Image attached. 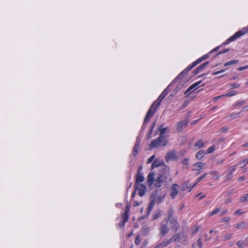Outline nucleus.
Returning a JSON list of instances; mask_svg holds the SVG:
<instances>
[{
	"instance_id": "4be33fe9",
	"label": "nucleus",
	"mask_w": 248,
	"mask_h": 248,
	"mask_svg": "<svg viewBox=\"0 0 248 248\" xmlns=\"http://www.w3.org/2000/svg\"><path fill=\"white\" fill-rule=\"evenodd\" d=\"M248 226V224L245 222H242L241 223L236 224L234 225V228H237L238 229H243L244 228H247Z\"/></svg>"
},
{
	"instance_id": "774afa93",
	"label": "nucleus",
	"mask_w": 248,
	"mask_h": 248,
	"mask_svg": "<svg viewBox=\"0 0 248 248\" xmlns=\"http://www.w3.org/2000/svg\"><path fill=\"white\" fill-rule=\"evenodd\" d=\"M194 74L196 75L200 73V71L198 70V68H197L194 71Z\"/></svg>"
},
{
	"instance_id": "f704fd0d",
	"label": "nucleus",
	"mask_w": 248,
	"mask_h": 248,
	"mask_svg": "<svg viewBox=\"0 0 248 248\" xmlns=\"http://www.w3.org/2000/svg\"><path fill=\"white\" fill-rule=\"evenodd\" d=\"M238 166L237 164H235V165L232 166L229 168V171L230 172H231L232 173L233 171H234L236 170V166Z\"/></svg>"
},
{
	"instance_id": "6ab92c4d",
	"label": "nucleus",
	"mask_w": 248,
	"mask_h": 248,
	"mask_svg": "<svg viewBox=\"0 0 248 248\" xmlns=\"http://www.w3.org/2000/svg\"><path fill=\"white\" fill-rule=\"evenodd\" d=\"M175 157V154L174 152L170 151L167 153L166 155V160L168 161L170 160H173Z\"/></svg>"
},
{
	"instance_id": "6e6d98bb",
	"label": "nucleus",
	"mask_w": 248,
	"mask_h": 248,
	"mask_svg": "<svg viewBox=\"0 0 248 248\" xmlns=\"http://www.w3.org/2000/svg\"><path fill=\"white\" fill-rule=\"evenodd\" d=\"M127 221H124V218H123V221L122 222H120L119 223V226L121 227H124V224L125 222H126Z\"/></svg>"
},
{
	"instance_id": "72a5a7b5",
	"label": "nucleus",
	"mask_w": 248,
	"mask_h": 248,
	"mask_svg": "<svg viewBox=\"0 0 248 248\" xmlns=\"http://www.w3.org/2000/svg\"><path fill=\"white\" fill-rule=\"evenodd\" d=\"M245 104V101H237L235 103V107H240L243 106Z\"/></svg>"
},
{
	"instance_id": "c03bdc74",
	"label": "nucleus",
	"mask_w": 248,
	"mask_h": 248,
	"mask_svg": "<svg viewBox=\"0 0 248 248\" xmlns=\"http://www.w3.org/2000/svg\"><path fill=\"white\" fill-rule=\"evenodd\" d=\"M153 131V129L150 128V129L148 132L147 135V139H150L151 138V135L152 134Z\"/></svg>"
},
{
	"instance_id": "39448f33",
	"label": "nucleus",
	"mask_w": 248,
	"mask_h": 248,
	"mask_svg": "<svg viewBox=\"0 0 248 248\" xmlns=\"http://www.w3.org/2000/svg\"><path fill=\"white\" fill-rule=\"evenodd\" d=\"M168 222L166 220H163L160 223L159 226L160 235L164 236L168 233L169 231V228L168 226Z\"/></svg>"
},
{
	"instance_id": "de8ad7c7",
	"label": "nucleus",
	"mask_w": 248,
	"mask_h": 248,
	"mask_svg": "<svg viewBox=\"0 0 248 248\" xmlns=\"http://www.w3.org/2000/svg\"><path fill=\"white\" fill-rule=\"evenodd\" d=\"M153 206L149 205V206L148 208V211H147V216H148L150 214V212L153 210Z\"/></svg>"
},
{
	"instance_id": "c756f323",
	"label": "nucleus",
	"mask_w": 248,
	"mask_h": 248,
	"mask_svg": "<svg viewBox=\"0 0 248 248\" xmlns=\"http://www.w3.org/2000/svg\"><path fill=\"white\" fill-rule=\"evenodd\" d=\"M168 245V242H167L166 240H164L157 246H156L155 248H162Z\"/></svg>"
},
{
	"instance_id": "79ce46f5",
	"label": "nucleus",
	"mask_w": 248,
	"mask_h": 248,
	"mask_svg": "<svg viewBox=\"0 0 248 248\" xmlns=\"http://www.w3.org/2000/svg\"><path fill=\"white\" fill-rule=\"evenodd\" d=\"M240 86V84H237L236 83H232L231 85V87L232 89H235L239 87Z\"/></svg>"
},
{
	"instance_id": "4c0bfd02",
	"label": "nucleus",
	"mask_w": 248,
	"mask_h": 248,
	"mask_svg": "<svg viewBox=\"0 0 248 248\" xmlns=\"http://www.w3.org/2000/svg\"><path fill=\"white\" fill-rule=\"evenodd\" d=\"M140 236L139 234L137 235L136 236L135 243L136 245H139L140 243Z\"/></svg>"
},
{
	"instance_id": "1a4fd4ad",
	"label": "nucleus",
	"mask_w": 248,
	"mask_h": 248,
	"mask_svg": "<svg viewBox=\"0 0 248 248\" xmlns=\"http://www.w3.org/2000/svg\"><path fill=\"white\" fill-rule=\"evenodd\" d=\"M179 186L177 184H173L171 187L170 197L172 199H174L178 194Z\"/></svg>"
},
{
	"instance_id": "e433bc0d",
	"label": "nucleus",
	"mask_w": 248,
	"mask_h": 248,
	"mask_svg": "<svg viewBox=\"0 0 248 248\" xmlns=\"http://www.w3.org/2000/svg\"><path fill=\"white\" fill-rule=\"evenodd\" d=\"M189 188V184L188 183H185L183 184L182 186V189L183 190H186Z\"/></svg>"
},
{
	"instance_id": "69168bd1",
	"label": "nucleus",
	"mask_w": 248,
	"mask_h": 248,
	"mask_svg": "<svg viewBox=\"0 0 248 248\" xmlns=\"http://www.w3.org/2000/svg\"><path fill=\"white\" fill-rule=\"evenodd\" d=\"M222 97H224V96L223 95H220V96H217V97H215L214 99L215 100V101H217V100H218L220 98Z\"/></svg>"
},
{
	"instance_id": "9d476101",
	"label": "nucleus",
	"mask_w": 248,
	"mask_h": 248,
	"mask_svg": "<svg viewBox=\"0 0 248 248\" xmlns=\"http://www.w3.org/2000/svg\"><path fill=\"white\" fill-rule=\"evenodd\" d=\"M164 165H165V164H164V162L163 160L155 159L154 160L153 164H152L151 168L152 169H154L155 168L161 167V170H163Z\"/></svg>"
},
{
	"instance_id": "c85d7f7f",
	"label": "nucleus",
	"mask_w": 248,
	"mask_h": 248,
	"mask_svg": "<svg viewBox=\"0 0 248 248\" xmlns=\"http://www.w3.org/2000/svg\"><path fill=\"white\" fill-rule=\"evenodd\" d=\"M187 238L186 235L184 233L181 234V241L180 243H183L184 244H186Z\"/></svg>"
},
{
	"instance_id": "ddd939ff",
	"label": "nucleus",
	"mask_w": 248,
	"mask_h": 248,
	"mask_svg": "<svg viewBox=\"0 0 248 248\" xmlns=\"http://www.w3.org/2000/svg\"><path fill=\"white\" fill-rule=\"evenodd\" d=\"M218 48H219V47H217L215 48L214 49H213V50L210 51L208 53L203 55L202 57H201L199 59H198V60H197L196 61L198 62V63H200L202 61H204V60H206V59H207L209 57L210 54L213 53L214 52L217 51L218 49Z\"/></svg>"
},
{
	"instance_id": "a211bd4d",
	"label": "nucleus",
	"mask_w": 248,
	"mask_h": 248,
	"mask_svg": "<svg viewBox=\"0 0 248 248\" xmlns=\"http://www.w3.org/2000/svg\"><path fill=\"white\" fill-rule=\"evenodd\" d=\"M174 214V211L172 208H170L167 212V217L166 218H165L163 220H166V221L169 222V220L172 219V218H174L173 217V215Z\"/></svg>"
},
{
	"instance_id": "a19ab883",
	"label": "nucleus",
	"mask_w": 248,
	"mask_h": 248,
	"mask_svg": "<svg viewBox=\"0 0 248 248\" xmlns=\"http://www.w3.org/2000/svg\"><path fill=\"white\" fill-rule=\"evenodd\" d=\"M209 62H204L200 66V68L203 70L209 64Z\"/></svg>"
},
{
	"instance_id": "5701e85b",
	"label": "nucleus",
	"mask_w": 248,
	"mask_h": 248,
	"mask_svg": "<svg viewBox=\"0 0 248 248\" xmlns=\"http://www.w3.org/2000/svg\"><path fill=\"white\" fill-rule=\"evenodd\" d=\"M198 86V84H196V83H194L193 84H192V85H191L187 90L185 92V94H189V93H191L192 92V90L196 88H197Z\"/></svg>"
},
{
	"instance_id": "ea45409f",
	"label": "nucleus",
	"mask_w": 248,
	"mask_h": 248,
	"mask_svg": "<svg viewBox=\"0 0 248 248\" xmlns=\"http://www.w3.org/2000/svg\"><path fill=\"white\" fill-rule=\"evenodd\" d=\"M215 150V147H214V146H211V147L209 148L207 151V152H206V154H210V153H212L213 152H214V151Z\"/></svg>"
},
{
	"instance_id": "4468645a",
	"label": "nucleus",
	"mask_w": 248,
	"mask_h": 248,
	"mask_svg": "<svg viewBox=\"0 0 248 248\" xmlns=\"http://www.w3.org/2000/svg\"><path fill=\"white\" fill-rule=\"evenodd\" d=\"M135 187L140 190L139 194L140 196H143L145 194L146 187L144 185L137 184H135Z\"/></svg>"
},
{
	"instance_id": "864d4df0",
	"label": "nucleus",
	"mask_w": 248,
	"mask_h": 248,
	"mask_svg": "<svg viewBox=\"0 0 248 248\" xmlns=\"http://www.w3.org/2000/svg\"><path fill=\"white\" fill-rule=\"evenodd\" d=\"M140 141H141V139L139 137H138L137 139L136 143H135V145L140 146Z\"/></svg>"
},
{
	"instance_id": "f257e3e1",
	"label": "nucleus",
	"mask_w": 248,
	"mask_h": 248,
	"mask_svg": "<svg viewBox=\"0 0 248 248\" xmlns=\"http://www.w3.org/2000/svg\"><path fill=\"white\" fill-rule=\"evenodd\" d=\"M170 169L166 165L163 166V169L159 174L158 178L155 181V186L160 187L163 185H167L171 181L169 171Z\"/></svg>"
},
{
	"instance_id": "a18cd8bd",
	"label": "nucleus",
	"mask_w": 248,
	"mask_h": 248,
	"mask_svg": "<svg viewBox=\"0 0 248 248\" xmlns=\"http://www.w3.org/2000/svg\"><path fill=\"white\" fill-rule=\"evenodd\" d=\"M244 243L242 241H238L237 243V245L240 248H244Z\"/></svg>"
},
{
	"instance_id": "37998d69",
	"label": "nucleus",
	"mask_w": 248,
	"mask_h": 248,
	"mask_svg": "<svg viewBox=\"0 0 248 248\" xmlns=\"http://www.w3.org/2000/svg\"><path fill=\"white\" fill-rule=\"evenodd\" d=\"M155 158V155H152L147 160V163L148 164H149L150 163H151L153 160Z\"/></svg>"
},
{
	"instance_id": "2eb2a0df",
	"label": "nucleus",
	"mask_w": 248,
	"mask_h": 248,
	"mask_svg": "<svg viewBox=\"0 0 248 248\" xmlns=\"http://www.w3.org/2000/svg\"><path fill=\"white\" fill-rule=\"evenodd\" d=\"M205 164L202 162H199L194 164L193 166V170H200L205 168Z\"/></svg>"
},
{
	"instance_id": "412c9836",
	"label": "nucleus",
	"mask_w": 248,
	"mask_h": 248,
	"mask_svg": "<svg viewBox=\"0 0 248 248\" xmlns=\"http://www.w3.org/2000/svg\"><path fill=\"white\" fill-rule=\"evenodd\" d=\"M130 207L128 205H126L124 213L123 215V218H124L125 221H127L129 217V211Z\"/></svg>"
},
{
	"instance_id": "4d7b16f0",
	"label": "nucleus",
	"mask_w": 248,
	"mask_h": 248,
	"mask_svg": "<svg viewBox=\"0 0 248 248\" xmlns=\"http://www.w3.org/2000/svg\"><path fill=\"white\" fill-rule=\"evenodd\" d=\"M232 173L231 172H229V174H228L226 176V178L228 180H230L232 177Z\"/></svg>"
},
{
	"instance_id": "20e7f679",
	"label": "nucleus",
	"mask_w": 248,
	"mask_h": 248,
	"mask_svg": "<svg viewBox=\"0 0 248 248\" xmlns=\"http://www.w3.org/2000/svg\"><path fill=\"white\" fill-rule=\"evenodd\" d=\"M169 92V89L168 87L163 91L158 98L152 104L150 108H157Z\"/></svg>"
},
{
	"instance_id": "09e8293b",
	"label": "nucleus",
	"mask_w": 248,
	"mask_h": 248,
	"mask_svg": "<svg viewBox=\"0 0 248 248\" xmlns=\"http://www.w3.org/2000/svg\"><path fill=\"white\" fill-rule=\"evenodd\" d=\"M197 244L201 248L202 246V243L201 238H199L197 240Z\"/></svg>"
},
{
	"instance_id": "680f3d73",
	"label": "nucleus",
	"mask_w": 248,
	"mask_h": 248,
	"mask_svg": "<svg viewBox=\"0 0 248 248\" xmlns=\"http://www.w3.org/2000/svg\"><path fill=\"white\" fill-rule=\"evenodd\" d=\"M229 220H230L229 217H224L222 219V222H228Z\"/></svg>"
},
{
	"instance_id": "f03ea898",
	"label": "nucleus",
	"mask_w": 248,
	"mask_h": 248,
	"mask_svg": "<svg viewBox=\"0 0 248 248\" xmlns=\"http://www.w3.org/2000/svg\"><path fill=\"white\" fill-rule=\"evenodd\" d=\"M167 144V140L166 137L159 136L156 139L152 140L150 144L151 148H158L160 146H165Z\"/></svg>"
},
{
	"instance_id": "0e129e2a",
	"label": "nucleus",
	"mask_w": 248,
	"mask_h": 248,
	"mask_svg": "<svg viewBox=\"0 0 248 248\" xmlns=\"http://www.w3.org/2000/svg\"><path fill=\"white\" fill-rule=\"evenodd\" d=\"M155 202H156L155 200V199L152 200V201L150 202V205L153 206V207H154Z\"/></svg>"
},
{
	"instance_id": "58836bf2",
	"label": "nucleus",
	"mask_w": 248,
	"mask_h": 248,
	"mask_svg": "<svg viewBox=\"0 0 248 248\" xmlns=\"http://www.w3.org/2000/svg\"><path fill=\"white\" fill-rule=\"evenodd\" d=\"M232 236V234L231 233H229V234H226L225 235H224L223 237L224 238V240H228L230 238H231Z\"/></svg>"
},
{
	"instance_id": "0eeeda50",
	"label": "nucleus",
	"mask_w": 248,
	"mask_h": 248,
	"mask_svg": "<svg viewBox=\"0 0 248 248\" xmlns=\"http://www.w3.org/2000/svg\"><path fill=\"white\" fill-rule=\"evenodd\" d=\"M155 113V109H149L144 118V123L142 126V130L145 128V127L147 125V123L149 122L150 118L153 116Z\"/></svg>"
},
{
	"instance_id": "7ed1b4c3",
	"label": "nucleus",
	"mask_w": 248,
	"mask_h": 248,
	"mask_svg": "<svg viewBox=\"0 0 248 248\" xmlns=\"http://www.w3.org/2000/svg\"><path fill=\"white\" fill-rule=\"evenodd\" d=\"M247 32H248V26L243 28L241 30L237 31L233 35L228 38L226 41L223 43V44L228 45L230 42L234 41L236 39L247 33Z\"/></svg>"
},
{
	"instance_id": "f8f14e48",
	"label": "nucleus",
	"mask_w": 248,
	"mask_h": 248,
	"mask_svg": "<svg viewBox=\"0 0 248 248\" xmlns=\"http://www.w3.org/2000/svg\"><path fill=\"white\" fill-rule=\"evenodd\" d=\"M167 242H168V245H169L171 242H180L181 241V233H178L174 234L170 239L169 240H166Z\"/></svg>"
},
{
	"instance_id": "13d9d810",
	"label": "nucleus",
	"mask_w": 248,
	"mask_h": 248,
	"mask_svg": "<svg viewBox=\"0 0 248 248\" xmlns=\"http://www.w3.org/2000/svg\"><path fill=\"white\" fill-rule=\"evenodd\" d=\"M225 71V70H220V71H217L216 72L213 73V75H218L219 74L224 72Z\"/></svg>"
},
{
	"instance_id": "473e14b6",
	"label": "nucleus",
	"mask_w": 248,
	"mask_h": 248,
	"mask_svg": "<svg viewBox=\"0 0 248 248\" xmlns=\"http://www.w3.org/2000/svg\"><path fill=\"white\" fill-rule=\"evenodd\" d=\"M237 93V92L235 91H232L229 92L228 93L223 95L224 96H232L235 95Z\"/></svg>"
},
{
	"instance_id": "aec40b11",
	"label": "nucleus",
	"mask_w": 248,
	"mask_h": 248,
	"mask_svg": "<svg viewBox=\"0 0 248 248\" xmlns=\"http://www.w3.org/2000/svg\"><path fill=\"white\" fill-rule=\"evenodd\" d=\"M147 182L149 186L152 185L154 182V173L150 172L147 176Z\"/></svg>"
},
{
	"instance_id": "8fccbe9b",
	"label": "nucleus",
	"mask_w": 248,
	"mask_h": 248,
	"mask_svg": "<svg viewBox=\"0 0 248 248\" xmlns=\"http://www.w3.org/2000/svg\"><path fill=\"white\" fill-rule=\"evenodd\" d=\"M248 196H245L244 197H243L242 199H241V202H246L248 201Z\"/></svg>"
},
{
	"instance_id": "e2e57ef3",
	"label": "nucleus",
	"mask_w": 248,
	"mask_h": 248,
	"mask_svg": "<svg viewBox=\"0 0 248 248\" xmlns=\"http://www.w3.org/2000/svg\"><path fill=\"white\" fill-rule=\"evenodd\" d=\"M243 213L240 210H238L236 211L234 213L235 215H241Z\"/></svg>"
},
{
	"instance_id": "bf43d9fd",
	"label": "nucleus",
	"mask_w": 248,
	"mask_h": 248,
	"mask_svg": "<svg viewBox=\"0 0 248 248\" xmlns=\"http://www.w3.org/2000/svg\"><path fill=\"white\" fill-rule=\"evenodd\" d=\"M139 150V146L135 145L133 150H134V152H138Z\"/></svg>"
},
{
	"instance_id": "3c124183",
	"label": "nucleus",
	"mask_w": 248,
	"mask_h": 248,
	"mask_svg": "<svg viewBox=\"0 0 248 248\" xmlns=\"http://www.w3.org/2000/svg\"><path fill=\"white\" fill-rule=\"evenodd\" d=\"M163 197L164 196L161 197V196H160V197H158L157 199H154L155 200V201H157L158 203H161L162 202Z\"/></svg>"
},
{
	"instance_id": "dca6fc26",
	"label": "nucleus",
	"mask_w": 248,
	"mask_h": 248,
	"mask_svg": "<svg viewBox=\"0 0 248 248\" xmlns=\"http://www.w3.org/2000/svg\"><path fill=\"white\" fill-rule=\"evenodd\" d=\"M199 63H198V62L195 61L192 64L189 65L183 72H182L180 75H182L184 73H186L187 72L190 71L193 67L196 66Z\"/></svg>"
},
{
	"instance_id": "603ef678",
	"label": "nucleus",
	"mask_w": 248,
	"mask_h": 248,
	"mask_svg": "<svg viewBox=\"0 0 248 248\" xmlns=\"http://www.w3.org/2000/svg\"><path fill=\"white\" fill-rule=\"evenodd\" d=\"M229 51V49H225L224 50H221L217 54V55H220V54L226 53V52H228Z\"/></svg>"
},
{
	"instance_id": "cd10ccee",
	"label": "nucleus",
	"mask_w": 248,
	"mask_h": 248,
	"mask_svg": "<svg viewBox=\"0 0 248 248\" xmlns=\"http://www.w3.org/2000/svg\"><path fill=\"white\" fill-rule=\"evenodd\" d=\"M159 130L160 131V135L159 136H162V137H166L165 136H164V133H165V132H166L168 128L167 127H165V128H163V126H160L159 128Z\"/></svg>"
},
{
	"instance_id": "6e6552de",
	"label": "nucleus",
	"mask_w": 248,
	"mask_h": 248,
	"mask_svg": "<svg viewBox=\"0 0 248 248\" xmlns=\"http://www.w3.org/2000/svg\"><path fill=\"white\" fill-rule=\"evenodd\" d=\"M169 224L171 225V230L176 232L179 229V225L177 222L176 218H172L171 219L169 220Z\"/></svg>"
},
{
	"instance_id": "338daca9",
	"label": "nucleus",
	"mask_w": 248,
	"mask_h": 248,
	"mask_svg": "<svg viewBox=\"0 0 248 248\" xmlns=\"http://www.w3.org/2000/svg\"><path fill=\"white\" fill-rule=\"evenodd\" d=\"M156 124V121H155L152 124V126H151L150 128L154 129V127Z\"/></svg>"
},
{
	"instance_id": "052dcab7",
	"label": "nucleus",
	"mask_w": 248,
	"mask_h": 248,
	"mask_svg": "<svg viewBox=\"0 0 248 248\" xmlns=\"http://www.w3.org/2000/svg\"><path fill=\"white\" fill-rule=\"evenodd\" d=\"M228 128L226 127H223L220 129V132H226L228 130Z\"/></svg>"
},
{
	"instance_id": "49530a36",
	"label": "nucleus",
	"mask_w": 248,
	"mask_h": 248,
	"mask_svg": "<svg viewBox=\"0 0 248 248\" xmlns=\"http://www.w3.org/2000/svg\"><path fill=\"white\" fill-rule=\"evenodd\" d=\"M188 158H185L184 159H183L182 160V163L183 164H185L186 165H187L188 163Z\"/></svg>"
},
{
	"instance_id": "7c9ffc66",
	"label": "nucleus",
	"mask_w": 248,
	"mask_h": 248,
	"mask_svg": "<svg viewBox=\"0 0 248 248\" xmlns=\"http://www.w3.org/2000/svg\"><path fill=\"white\" fill-rule=\"evenodd\" d=\"M238 62V60H232V61L228 62H226V63H225L224 66H228V65L236 64V63H237Z\"/></svg>"
},
{
	"instance_id": "393cba45",
	"label": "nucleus",
	"mask_w": 248,
	"mask_h": 248,
	"mask_svg": "<svg viewBox=\"0 0 248 248\" xmlns=\"http://www.w3.org/2000/svg\"><path fill=\"white\" fill-rule=\"evenodd\" d=\"M206 154L202 150H200L198 151L196 154V157L198 159H202L205 155V154Z\"/></svg>"
},
{
	"instance_id": "423d86ee",
	"label": "nucleus",
	"mask_w": 248,
	"mask_h": 248,
	"mask_svg": "<svg viewBox=\"0 0 248 248\" xmlns=\"http://www.w3.org/2000/svg\"><path fill=\"white\" fill-rule=\"evenodd\" d=\"M155 113V109H149L144 118V123L142 126V130L145 128V127L147 125V123L149 122L150 118L153 116Z\"/></svg>"
},
{
	"instance_id": "2f4dec72",
	"label": "nucleus",
	"mask_w": 248,
	"mask_h": 248,
	"mask_svg": "<svg viewBox=\"0 0 248 248\" xmlns=\"http://www.w3.org/2000/svg\"><path fill=\"white\" fill-rule=\"evenodd\" d=\"M161 216V211H159L153 215V219L155 220Z\"/></svg>"
},
{
	"instance_id": "b1692460",
	"label": "nucleus",
	"mask_w": 248,
	"mask_h": 248,
	"mask_svg": "<svg viewBox=\"0 0 248 248\" xmlns=\"http://www.w3.org/2000/svg\"><path fill=\"white\" fill-rule=\"evenodd\" d=\"M207 173H205L203 175H202V176H201L200 177H199L198 179H197L196 180V182H195V183L191 187V188L189 189V191H190L191 190V189L199 182H200L203 179H204Z\"/></svg>"
},
{
	"instance_id": "bb28decb",
	"label": "nucleus",
	"mask_w": 248,
	"mask_h": 248,
	"mask_svg": "<svg viewBox=\"0 0 248 248\" xmlns=\"http://www.w3.org/2000/svg\"><path fill=\"white\" fill-rule=\"evenodd\" d=\"M248 163V159L246 158L243 159V160L237 163L238 166H240L241 168H243L244 166Z\"/></svg>"
},
{
	"instance_id": "c9c22d12",
	"label": "nucleus",
	"mask_w": 248,
	"mask_h": 248,
	"mask_svg": "<svg viewBox=\"0 0 248 248\" xmlns=\"http://www.w3.org/2000/svg\"><path fill=\"white\" fill-rule=\"evenodd\" d=\"M221 210V209L220 208H217L214 210H213L211 213L209 214V216H212V215H214L216 214H217V213L219 212Z\"/></svg>"
},
{
	"instance_id": "9b49d317",
	"label": "nucleus",
	"mask_w": 248,
	"mask_h": 248,
	"mask_svg": "<svg viewBox=\"0 0 248 248\" xmlns=\"http://www.w3.org/2000/svg\"><path fill=\"white\" fill-rule=\"evenodd\" d=\"M188 123V121L187 120H185L178 122L176 125L177 131L178 132L181 131L184 127H186L187 126Z\"/></svg>"
},
{
	"instance_id": "5fc2aeb1",
	"label": "nucleus",
	"mask_w": 248,
	"mask_h": 248,
	"mask_svg": "<svg viewBox=\"0 0 248 248\" xmlns=\"http://www.w3.org/2000/svg\"><path fill=\"white\" fill-rule=\"evenodd\" d=\"M248 69V65H247V66H243V67H240L238 68V71H242V70H245V69Z\"/></svg>"
},
{
	"instance_id": "a878e982",
	"label": "nucleus",
	"mask_w": 248,
	"mask_h": 248,
	"mask_svg": "<svg viewBox=\"0 0 248 248\" xmlns=\"http://www.w3.org/2000/svg\"><path fill=\"white\" fill-rule=\"evenodd\" d=\"M205 144V143L202 140H199L195 144V146L201 148L204 146Z\"/></svg>"
},
{
	"instance_id": "f3484780",
	"label": "nucleus",
	"mask_w": 248,
	"mask_h": 248,
	"mask_svg": "<svg viewBox=\"0 0 248 248\" xmlns=\"http://www.w3.org/2000/svg\"><path fill=\"white\" fill-rule=\"evenodd\" d=\"M144 179L145 178L143 176V173L140 172V170H139L137 175L136 184L143 182L144 180Z\"/></svg>"
}]
</instances>
